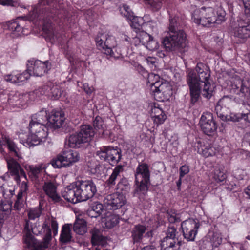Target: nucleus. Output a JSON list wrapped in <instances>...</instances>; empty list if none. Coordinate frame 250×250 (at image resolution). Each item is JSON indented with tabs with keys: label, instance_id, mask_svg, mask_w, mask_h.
<instances>
[{
	"label": "nucleus",
	"instance_id": "obj_57",
	"mask_svg": "<svg viewBox=\"0 0 250 250\" xmlns=\"http://www.w3.org/2000/svg\"><path fill=\"white\" fill-rule=\"evenodd\" d=\"M16 72H13L10 74L5 75L4 80L12 83H16Z\"/></svg>",
	"mask_w": 250,
	"mask_h": 250
},
{
	"label": "nucleus",
	"instance_id": "obj_40",
	"mask_svg": "<svg viewBox=\"0 0 250 250\" xmlns=\"http://www.w3.org/2000/svg\"><path fill=\"white\" fill-rule=\"evenodd\" d=\"M166 216L171 225H173L174 223H178L181 221L180 214L177 213V210L175 209H168L166 211Z\"/></svg>",
	"mask_w": 250,
	"mask_h": 250
},
{
	"label": "nucleus",
	"instance_id": "obj_17",
	"mask_svg": "<svg viewBox=\"0 0 250 250\" xmlns=\"http://www.w3.org/2000/svg\"><path fill=\"white\" fill-rule=\"evenodd\" d=\"M78 187L76 186V181L67 186L62 191V196L67 201L73 204L81 202L78 193Z\"/></svg>",
	"mask_w": 250,
	"mask_h": 250
},
{
	"label": "nucleus",
	"instance_id": "obj_53",
	"mask_svg": "<svg viewBox=\"0 0 250 250\" xmlns=\"http://www.w3.org/2000/svg\"><path fill=\"white\" fill-rule=\"evenodd\" d=\"M30 66L29 64H27V69L22 73H19L20 81L21 82H24L30 79L31 74L30 73Z\"/></svg>",
	"mask_w": 250,
	"mask_h": 250
},
{
	"label": "nucleus",
	"instance_id": "obj_44",
	"mask_svg": "<svg viewBox=\"0 0 250 250\" xmlns=\"http://www.w3.org/2000/svg\"><path fill=\"white\" fill-rule=\"evenodd\" d=\"M145 22L143 18L136 17L133 19L130 26L131 28L134 29V31L137 33L142 29V25Z\"/></svg>",
	"mask_w": 250,
	"mask_h": 250
},
{
	"label": "nucleus",
	"instance_id": "obj_45",
	"mask_svg": "<svg viewBox=\"0 0 250 250\" xmlns=\"http://www.w3.org/2000/svg\"><path fill=\"white\" fill-rule=\"evenodd\" d=\"M5 143L7 144V147H8L9 150L11 152H13L15 156L18 159H21V155L19 151V149L17 147L14 142L9 138H5Z\"/></svg>",
	"mask_w": 250,
	"mask_h": 250
},
{
	"label": "nucleus",
	"instance_id": "obj_61",
	"mask_svg": "<svg viewBox=\"0 0 250 250\" xmlns=\"http://www.w3.org/2000/svg\"><path fill=\"white\" fill-rule=\"evenodd\" d=\"M51 226L54 235H56L58 233V224L56 220L54 219H52L51 221Z\"/></svg>",
	"mask_w": 250,
	"mask_h": 250
},
{
	"label": "nucleus",
	"instance_id": "obj_43",
	"mask_svg": "<svg viewBox=\"0 0 250 250\" xmlns=\"http://www.w3.org/2000/svg\"><path fill=\"white\" fill-rule=\"evenodd\" d=\"M106 34L103 33H98L95 38L96 45L98 49L104 53L105 47V40Z\"/></svg>",
	"mask_w": 250,
	"mask_h": 250
},
{
	"label": "nucleus",
	"instance_id": "obj_32",
	"mask_svg": "<svg viewBox=\"0 0 250 250\" xmlns=\"http://www.w3.org/2000/svg\"><path fill=\"white\" fill-rule=\"evenodd\" d=\"M7 26L8 29L10 31L14 37H18L20 36L21 32H24V30L27 29L25 27L24 29L21 26V23L18 22V21L13 20L10 21L7 23ZM25 34V33H23ZM28 33H26L28 34Z\"/></svg>",
	"mask_w": 250,
	"mask_h": 250
},
{
	"label": "nucleus",
	"instance_id": "obj_62",
	"mask_svg": "<svg viewBox=\"0 0 250 250\" xmlns=\"http://www.w3.org/2000/svg\"><path fill=\"white\" fill-rule=\"evenodd\" d=\"M137 70L140 74H141L143 77H146L149 73L146 70V69L141 65H138L137 67Z\"/></svg>",
	"mask_w": 250,
	"mask_h": 250
},
{
	"label": "nucleus",
	"instance_id": "obj_23",
	"mask_svg": "<svg viewBox=\"0 0 250 250\" xmlns=\"http://www.w3.org/2000/svg\"><path fill=\"white\" fill-rule=\"evenodd\" d=\"M42 189L46 194L55 203L62 204V200L57 193V187L52 182H45L42 186Z\"/></svg>",
	"mask_w": 250,
	"mask_h": 250
},
{
	"label": "nucleus",
	"instance_id": "obj_56",
	"mask_svg": "<svg viewBox=\"0 0 250 250\" xmlns=\"http://www.w3.org/2000/svg\"><path fill=\"white\" fill-rule=\"evenodd\" d=\"M103 122L102 118L97 116L93 121V126L96 130H99L103 128Z\"/></svg>",
	"mask_w": 250,
	"mask_h": 250
},
{
	"label": "nucleus",
	"instance_id": "obj_49",
	"mask_svg": "<svg viewBox=\"0 0 250 250\" xmlns=\"http://www.w3.org/2000/svg\"><path fill=\"white\" fill-rule=\"evenodd\" d=\"M91 208L92 211L94 212V214L92 217H97L102 213L103 209V206L100 203L96 202L92 205Z\"/></svg>",
	"mask_w": 250,
	"mask_h": 250
},
{
	"label": "nucleus",
	"instance_id": "obj_63",
	"mask_svg": "<svg viewBox=\"0 0 250 250\" xmlns=\"http://www.w3.org/2000/svg\"><path fill=\"white\" fill-rule=\"evenodd\" d=\"M83 89L84 91L88 95L91 94L93 91V87L89 86L88 83H84L83 84Z\"/></svg>",
	"mask_w": 250,
	"mask_h": 250
},
{
	"label": "nucleus",
	"instance_id": "obj_1",
	"mask_svg": "<svg viewBox=\"0 0 250 250\" xmlns=\"http://www.w3.org/2000/svg\"><path fill=\"white\" fill-rule=\"evenodd\" d=\"M169 35L165 37L163 44L167 51H174L180 56L186 51L188 43L185 33L178 29V23L175 18L169 20Z\"/></svg>",
	"mask_w": 250,
	"mask_h": 250
},
{
	"label": "nucleus",
	"instance_id": "obj_64",
	"mask_svg": "<svg viewBox=\"0 0 250 250\" xmlns=\"http://www.w3.org/2000/svg\"><path fill=\"white\" fill-rule=\"evenodd\" d=\"M102 166L100 165H96L94 168H91L90 171L93 174H101V169L102 168Z\"/></svg>",
	"mask_w": 250,
	"mask_h": 250
},
{
	"label": "nucleus",
	"instance_id": "obj_10",
	"mask_svg": "<svg viewBox=\"0 0 250 250\" xmlns=\"http://www.w3.org/2000/svg\"><path fill=\"white\" fill-rule=\"evenodd\" d=\"M78 187L77 192L81 202L91 198L97 192L95 184L92 180H78L76 181Z\"/></svg>",
	"mask_w": 250,
	"mask_h": 250
},
{
	"label": "nucleus",
	"instance_id": "obj_36",
	"mask_svg": "<svg viewBox=\"0 0 250 250\" xmlns=\"http://www.w3.org/2000/svg\"><path fill=\"white\" fill-rule=\"evenodd\" d=\"M71 229V224H65L62 226L60 236V242L65 244L71 241L72 239Z\"/></svg>",
	"mask_w": 250,
	"mask_h": 250
},
{
	"label": "nucleus",
	"instance_id": "obj_58",
	"mask_svg": "<svg viewBox=\"0 0 250 250\" xmlns=\"http://www.w3.org/2000/svg\"><path fill=\"white\" fill-rule=\"evenodd\" d=\"M52 238L51 230L48 229V231H45V234L43 238L44 243L43 245L41 246V247L47 248L48 243L50 241Z\"/></svg>",
	"mask_w": 250,
	"mask_h": 250
},
{
	"label": "nucleus",
	"instance_id": "obj_21",
	"mask_svg": "<svg viewBox=\"0 0 250 250\" xmlns=\"http://www.w3.org/2000/svg\"><path fill=\"white\" fill-rule=\"evenodd\" d=\"M146 77H147V85L150 87L151 92L155 96L162 90L163 83L160 81V78L158 75L149 73Z\"/></svg>",
	"mask_w": 250,
	"mask_h": 250
},
{
	"label": "nucleus",
	"instance_id": "obj_15",
	"mask_svg": "<svg viewBox=\"0 0 250 250\" xmlns=\"http://www.w3.org/2000/svg\"><path fill=\"white\" fill-rule=\"evenodd\" d=\"M104 53L106 55L108 59H118L121 56L120 52H117V43L114 37L110 36H107L105 40V47Z\"/></svg>",
	"mask_w": 250,
	"mask_h": 250
},
{
	"label": "nucleus",
	"instance_id": "obj_3",
	"mask_svg": "<svg viewBox=\"0 0 250 250\" xmlns=\"http://www.w3.org/2000/svg\"><path fill=\"white\" fill-rule=\"evenodd\" d=\"M48 115L46 110L42 109L32 115V146L44 142L48 135L45 125L48 123Z\"/></svg>",
	"mask_w": 250,
	"mask_h": 250
},
{
	"label": "nucleus",
	"instance_id": "obj_31",
	"mask_svg": "<svg viewBox=\"0 0 250 250\" xmlns=\"http://www.w3.org/2000/svg\"><path fill=\"white\" fill-rule=\"evenodd\" d=\"M42 35L47 42H52L54 41V33L51 21H47L43 23L42 27Z\"/></svg>",
	"mask_w": 250,
	"mask_h": 250
},
{
	"label": "nucleus",
	"instance_id": "obj_2",
	"mask_svg": "<svg viewBox=\"0 0 250 250\" xmlns=\"http://www.w3.org/2000/svg\"><path fill=\"white\" fill-rule=\"evenodd\" d=\"M149 166L146 163H139L135 171V186L133 196L138 197L140 201L147 193L150 183Z\"/></svg>",
	"mask_w": 250,
	"mask_h": 250
},
{
	"label": "nucleus",
	"instance_id": "obj_37",
	"mask_svg": "<svg viewBox=\"0 0 250 250\" xmlns=\"http://www.w3.org/2000/svg\"><path fill=\"white\" fill-rule=\"evenodd\" d=\"M213 248L218 247L222 242L221 234L217 231H209L207 236Z\"/></svg>",
	"mask_w": 250,
	"mask_h": 250
},
{
	"label": "nucleus",
	"instance_id": "obj_34",
	"mask_svg": "<svg viewBox=\"0 0 250 250\" xmlns=\"http://www.w3.org/2000/svg\"><path fill=\"white\" fill-rule=\"evenodd\" d=\"M123 171V167L122 165L117 166L113 170L112 173L109 178L105 182L106 187L113 188L116 184V181L119 176L120 173Z\"/></svg>",
	"mask_w": 250,
	"mask_h": 250
},
{
	"label": "nucleus",
	"instance_id": "obj_7",
	"mask_svg": "<svg viewBox=\"0 0 250 250\" xmlns=\"http://www.w3.org/2000/svg\"><path fill=\"white\" fill-rule=\"evenodd\" d=\"M192 20L196 24L203 26H208L216 21L214 9L205 7L195 10L192 14Z\"/></svg>",
	"mask_w": 250,
	"mask_h": 250
},
{
	"label": "nucleus",
	"instance_id": "obj_20",
	"mask_svg": "<svg viewBox=\"0 0 250 250\" xmlns=\"http://www.w3.org/2000/svg\"><path fill=\"white\" fill-rule=\"evenodd\" d=\"M151 118L154 124L157 127L162 125L167 118V116L163 109L158 104H154L151 108Z\"/></svg>",
	"mask_w": 250,
	"mask_h": 250
},
{
	"label": "nucleus",
	"instance_id": "obj_12",
	"mask_svg": "<svg viewBox=\"0 0 250 250\" xmlns=\"http://www.w3.org/2000/svg\"><path fill=\"white\" fill-rule=\"evenodd\" d=\"M200 124L202 130L206 135L213 136L216 133L217 125L211 113H203L200 119Z\"/></svg>",
	"mask_w": 250,
	"mask_h": 250
},
{
	"label": "nucleus",
	"instance_id": "obj_9",
	"mask_svg": "<svg viewBox=\"0 0 250 250\" xmlns=\"http://www.w3.org/2000/svg\"><path fill=\"white\" fill-rule=\"evenodd\" d=\"M79 153L73 150H64L55 159L52 160L51 164L55 168L67 167L79 160Z\"/></svg>",
	"mask_w": 250,
	"mask_h": 250
},
{
	"label": "nucleus",
	"instance_id": "obj_30",
	"mask_svg": "<svg viewBox=\"0 0 250 250\" xmlns=\"http://www.w3.org/2000/svg\"><path fill=\"white\" fill-rule=\"evenodd\" d=\"M12 204V200H2L0 203V224L10 214Z\"/></svg>",
	"mask_w": 250,
	"mask_h": 250
},
{
	"label": "nucleus",
	"instance_id": "obj_29",
	"mask_svg": "<svg viewBox=\"0 0 250 250\" xmlns=\"http://www.w3.org/2000/svg\"><path fill=\"white\" fill-rule=\"evenodd\" d=\"M146 230L145 226L141 224L135 225L131 231V237L134 243H140Z\"/></svg>",
	"mask_w": 250,
	"mask_h": 250
},
{
	"label": "nucleus",
	"instance_id": "obj_59",
	"mask_svg": "<svg viewBox=\"0 0 250 250\" xmlns=\"http://www.w3.org/2000/svg\"><path fill=\"white\" fill-rule=\"evenodd\" d=\"M189 172V166L184 165L180 167L179 168V177L183 178V177L188 173Z\"/></svg>",
	"mask_w": 250,
	"mask_h": 250
},
{
	"label": "nucleus",
	"instance_id": "obj_50",
	"mask_svg": "<svg viewBox=\"0 0 250 250\" xmlns=\"http://www.w3.org/2000/svg\"><path fill=\"white\" fill-rule=\"evenodd\" d=\"M226 12L221 7H219L216 11V15H215V19L216 21L215 23L220 24L225 20Z\"/></svg>",
	"mask_w": 250,
	"mask_h": 250
},
{
	"label": "nucleus",
	"instance_id": "obj_24",
	"mask_svg": "<svg viewBox=\"0 0 250 250\" xmlns=\"http://www.w3.org/2000/svg\"><path fill=\"white\" fill-rule=\"evenodd\" d=\"M52 65L48 61L44 62L36 60L32 67V72L34 76L41 77L48 72L51 68Z\"/></svg>",
	"mask_w": 250,
	"mask_h": 250
},
{
	"label": "nucleus",
	"instance_id": "obj_22",
	"mask_svg": "<svg viewBox=\"0 0 250 250\" xmlns=\"http://www.w3.org/2000/svg\"><path fill=\"white\" fill-rule=\"evenodd\" d=\"M64 121V113L61 110H53L48 115V122L54 128H60Z\"/></svg>",
	"mask_w": 250,
	"mask_h": 250
},
{
	"label": "nucleus",
	"instance_id": "obj_14",
	"mask_svg": "<svg viewBox=\"0 0 250 250\" xmlns=\"http://www.w3.org/2000/svg\"><path fill=\"white\" fill-rule=\"evenodd\" d=\"M126 202L125 195L120 193L108 195L104 200V204L109 209L116 210L121 208Z\"/></svg>",
	"mask_w": 250,
	"mask_h": 250
},
{
	"label": "nucleus",
	"instance_id": "obj_11",
	"mask_svg": "<svg viewBox=\"0 0 250 250\" xmlns=\"http://www.w3.org/2000/svg\"><path fill=\"white\" fill-rule=\"evenodd\" d=\"M181 227L184 237L188 241H194L197 234L200 224L193 218H189L181 223Z\"/></svg>",
	"mask_w": 250,
	"mask_h": 250
},
{
	"label": "nucleus",
	"instance_id": "obj_13",
	"mask_svg": "<svg viewBox=\"0 0 250 250\" xmlns=\"http://www.w3.org/2000/svg\"><path fill=\"white\" fill-rule=\"evenodd\" d=\"M42 92H43L42 94L48 95L53 100L61 98V100L63 101L66 98V93L63 90H62L59 86L54 85L51 82H47L42 86Z\"/></svg>",
	"mask_w": 250,
	"mask_h": 250
},
{
	"label": "nucleus",
	"instance_id": "obj_52",
	"mask_svg": "<svg viewBox=\"0 0 250 250\" xmlns=\"http://www.w3.org/2000/svg\"><path fill=\"white\" fill-rule=\"evenodd\" d=\"M15 190L13 188H5L2 190V195L4 198L3 200H12L11 198L14 195Z\"/></svg>",
	"mask_w": 250,
	"mask_h": 250
},
{
	"label": "nucleus",
	"instance_id": "obj_48",
	"mask_svg": "<svg viewBox=\"0 0 250 250\" xmlns=\"http://www.w3.org/2000/svg\"><path fill=\"white\" fill-rule=\"evenodd\" d=\"M120 10L121 14L127 19H130L133 16V12L127 4H124Z\"/></svg>",
	"mask_w": 250,
	"mask_h": 250
},
{
	"label": "nucleus",
	"instance_id": "obj_19",
	"mask_svg": "<svg viewBox=\"0 0 250 250\" xmlns=\"http://www.w3.org/2000/svg\"><path fill=\"white\" fill-rule=\"evenodd\" d=\"M233 99L232 96H224L220 99L215 106V110L218 117L220 116V114H223L225 112H229V110L233 105Z\"/></svg>",
	"mask_w": 250,
	"mask_h": 250
},
{
	"label": "nucleus",
	"instance_id": "obj_33",
	"mask_svg": "<svg viewBox=\"0 0 250 250\" xmlns=\"http://www.w3.org/2000/svg\"><path fill=\"white\" fill-rule=\"evenodd\" d=\"M91 243L92 246H104L107 244V239L98 229H94L92 232Z\"/></svg>",
	"mask_w": 250,
	"mask_h": 250
},
{
	"label": "nucleus",
	"instance_id": "obj_4",
	"mask_svg": "<svg viewBox=\"0 0 250 250\" xmlns=\"http://www.w3.org/2000/svg\"><path fill=\"white\" fill-rule=\"evenodd\" d=\"M190 73H193V78L196 80L197 83H204L202 95L205 98L209 99L213 95L214 86L209 82L210 73L207 67L203 63H198L195 69L188 68L187 70V81Z\"/></svg>",
	"mask_w": 250,
	"mask_h": 250
},
{
	"label": "nucleus",
	"instance_id": "obj_25",
	"mask_svg": "<svg viewBox=\"0 0 250 250\" xmlns=\"http://www.w3.org/2000/svg\"><path fill=\"white\" fill-rule=\"evenodd\" d=\"M135 42L138 44L142 43L143 45L146 44V47L151 50L155 49L158 47L157 42L153 38L146 32L143 33L140 37L136 36L133 38Z\"/></svg>",
	"mask_w": 250,
	"mask_h": 250
},
{
	"label": "nucleus",
	"instance_id": "obj_6",
	"mask_svg": "<svg viewBox=\"0 0 250 250\" xmlns=\"http://www.w3.org/2000/svg\"><path fill=\"white\" fill-rule=\"evenodd\" d=\"M94 131L90 125H83L77 132L71 134L67 139L68 145L71 148H80L89 142L94 136Z\"/></svg>",
	"mask_w": 250,
	"mask_h": 250
},
{
	"label": "nucleus",
	"instance_id": "obj_16",
	"mask_svg": "<svg viewBox=\"0 0 250 250\" xmlns=\"http://www.w3.org/2000/svg\"><path fill=\"white\" fill-rule=\"evenodd\" d=\"M187 83L189 88L191 103L195 104L200 98L201 93L202 94L201 86L200 83H197L196 80L193 78V73L190 74Z\"/></svg>",
	"mask_w": 250,
	"mask_h": 250
},
{
	"label": "nucleus",
	"instance_id": "obj_5",
	"mask_svg": "<svg viewBox=\"0 0 250 250\" xmlns=\"http://www.w3.org/2000/svg\"><path fill=\"white\" fill-rule=\"evenodd\" d=\"M231 92L238 95L242 104L246 108V112L242 113L241 119L250 123V88L245 85V82L240 79L231 85Z\"/></svg>",
	"mask_w": 250,
	"mask_h": 250
},
{
	"label": "nucleus",
	"instance_id": "obj_38",
	"mask_svg": "<svg viewBox=\"0 0 250 250\" xmlns=\"http://www.w3.org/2000/svg\"><path fill=\"white\" fill-rule=\"evenodd\" d=\"M130 189V185L128 180L125 177L122 178L116 186V193H120L124 195L129 192Z\"/></svg>",
	"mask_w": 250,
	"mask_h": 250
},
{
	"label": "nucleus",
	"instance_id": "obj_60",
	"mask_svg": "<svg viewBox=\"0 0 250 250\" xmlns=\"http://www.w3.org/2000/svg\"><path fill=\"white\" fill-rule=\"evenodd\" d=\"M244 7L245 14L249 18L250 17V0H242Z\"/></svg>",
	"mask_w": 250,
	"mask_h": 250
},
{
	"label": "nucleus",
	"instance_id": "obj_26",
	"mask_svg": "<svg viewBox=\"0 0 250 250\" xmlns=\"http://www.w3.org/2000/svg\"><path fill=\"white\" fill-rule=\"evenodd\" d=\"M197 152L205 157H208L214 155L216 149L211 144L207 141H198L197 142Z\"/></svg>",
	"mask_w": 250,
	"mask_h": 250
},
{
	"label": "nucleus",
	"instance_id": "obj_46",
	"mask_svg": "<svg viewBox=\"0 0 250 250\" xmlns=\"http://www.w3.org/2000/svg\"><path fill=\"white\" fill-rule=\"evenodd\" d=\"M119 222V218L118 216L111 215L105 218V225L108 229H111L117 225Z\"/></svg>",
	"mask_w": 250,
	"mask_h": 250
},
{
	"label": "nucleus",
	"instance_id": "obj_41",
	"mask_svg": "<svg viewBox=\"0 0 250 250\" xmlns=\"http://www.w3.org/2000/svg\"><path fill=\"white\" fill-rule=\"evenodd\" d=\"M228 113L225 112L223 114H220V116L218 117L224 121H232L233 122H239L242 118V113H230L229 114H228Z\"/></svg>",
	"mask_w": 250,
	"mask_h": 250
},
{
	"label": "nucleus",
	"instance_id": "obj_27",
	"mask_svg": "<svg viewBox=\"0 0 250 250\" xmlns=\"http://www.w3.org/2000/svg\"><path fill=\"white\" fill-rule=\"evenodd\" d=\"M178 234V232L177 230V228L173 225L169 224L167 228L166 232V236L164 238L163 241L162 243V246H165V243H168L171 242L174 243L182 244V241L179 240L177 235Z\"/></svg>",
	"mask_w": 250,
	"mask_h": 250
},
{
	"label": "nucleus",
	"instance_id": "obj_42",
	"mask_svg": "<svg viewBox=\"0 0 250 250\" xmlns=\"http://www.w3.org/2000/svg\"><path fill=\"white\" fill-rule=\"evenodd\" d=\"M0 4L3 6H10L16 7H19L23 10H28L30 8L29 5H25L23 3H20L15 0H0Z\"/></svg>",
	"mask_w": 250,
	"mask_h": 250
},
{
	"label": "nucleus",
	"instance_id": "obj_39",
	"mask_svg": "<svg viewBox=\"0 0 250 250\" xmlns=\"http://www.w3.org/2000/svg\"><path fill=\"white\" fill-rule=\"evenodd\" d=\"M212 175L213 179L218 183L224 181L227 178L226 174L224 172V167L220 166L214 167Z\"/></svg>",
	"mask_w": 250,
	"mask_h": 250
},
{
	"label": "nucleus",
	"instance_id": "obj_18",
	"mask_svg": "<svg viewBox=\"0 0 250 250\" xmlns=\"http://www.w3.org/2000/svg\"><path fill=\"white\" fill-rule=\"evenodd\" d=\"M7 163L10 174L17 182L20 181L21 178L26 179V175L23 169L21 168L20 165L13 158L7 160Z\"/></svg>",
	"mask_w": 250,
	"mask_h": 250
},
{
	"label": "nucleus",
	"instance_id": "obj_55",
	"mask_svg": "<svg viewBox=\"0 0 250 250\" xmlns=\"http://www.w3.org/2000/svg\"><path fill=\"white\" fill-rule=\"evenodd\" d=\"M162 6V3L161 0H150V6L153 11H159Z\"/></svg>",
	"mask_w": 250,
	"mask_h": 250
},
{
	"label": "nucleus",
	"instance_id": "obj_51",
	"mask_svg": "<svg viewBox=\"0 0 250 250\" xmlns=\"http://www.w3.org/2000/svg\"><path fill=\"white\" fill-rule=\"evenodd\" d=\"M20 139V142L25 146L28 148L31 147V138L30 137L29 134H21Z\"/></svg>",
	"mask_w": 250,
	"mask_h": 250
},
{
	"label": "nucleus",
	"instance_id": "obj_8",
	"mask_svg": "<svg viewBox=\"0 0 250 250\" xmlns=\"http://www.w3.org/2000/svg\"><path fill=\"white\" fill-rule=\"evenodd\" d=\"M95 154L101 160L107 161L111 165L117 164L122 158L121 149L111 146H102L97 149Z\"/></svg>",
	"mask_w": 250,
	"mask_h": 250
},
{
	"label": "nucleus",
	"instance_id": "obj_35",
	"mask_svg": "<svg viewBox=\"0 0 250 250\" xmlns=\"http://www.w3.org/2000/svg\"><path fill=\"white\" fill-rule=\"evenodd\" d=\"M73 231L77 234L83 235L87 231V222L82 218H76L74 223Z\"/></svg>",
	"mask_w": 250,
	"mask_h": 250
},
{
	"label": "nucleus",
	"instance_id": "obj_47",
	"mask_svg": "<svg viewBox=\"0 0 250 250\" xmlns=\"http://www.w3.org/2000/svg\"><path fill=\"white\" fill-rule=\"evenodd\" d=\"M20 95L14 92H12L8 95V102L12 106H17L20 104Z\"/></svg>",
	"mask_w": 250,
	"mask_h": 250
},
{
	"label": "nucleus",
	"instance_id": "obj_28",
	"mask_svg": "<svg viewBox=\"0 0 250 250\" xmlns=\"http://www.w3.org/2000/svg\"><path fill=\"white\" fill-rule=\"evenodd\" d=\"M29 220L26 221L23 230V242L24 244V247L31 250V226L30 225V219L31 217V211L29 210L28 213Z\"/></svg>",
	"mask_w": 250,
	"mask_h": 250
},
{
	"label": "nucleus",
	"instance_id": "obj_54",
	"mask_svg": "<svg viewBox=\"0 0 250 250\" xmlns=\"http://www.w3.org/2000/svg\"><path fill=\"white\" fill-rule=\"evenodd\" d=\"M176 242H174V243H172L171 242H168V243H165V246L166 247L164 248L163 250H179L180 246L182 245V244H178L175 243Z\"/></svg>",
	"mask_w": 250,
	"mask_h": 250
}]
</instances>
